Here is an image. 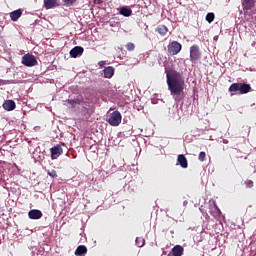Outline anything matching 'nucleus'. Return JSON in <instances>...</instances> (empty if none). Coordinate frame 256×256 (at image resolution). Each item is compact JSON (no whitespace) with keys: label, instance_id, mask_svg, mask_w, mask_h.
Here are the masks:
<instances>
[{"label":"nucleus","instance_id":"nucleus-1","mask_svg":"<svg viewBox=\"0 0 256 256\" xmlns=\"http://www.w3.org/2000/svg\"><path fill=\"white\" fill-rule=\"evenodd\" d=\"M165 73L170 94L177 103L183 101L185 99V78H183V74L175 69H166Z\"/></svg>","mask_w":256,"mask_h":256},{"label":"nucleus","instance_id":"nucleus-2","mask_svg":"<svg viewBox=\"0 0 256 256\" xmlns=\"http://www.w3.org/2000/svg\"><path fill=\"white\" fill-rule=\"evenodd\" d=\"M229 93H237L238 95H247V93H251L253 89L251 88V84L247 83H233L228 88Z\"/></svg>","mask_w":256,"mask_h":256},{"label":"nucleus","instance_id":"nucleus-3","mask_svg":"<svg viewBox=\"0 0 256 256\" xmlns=\"http://www.w3.org/2000/svg\"><path fill=\"white\" fill-rule=\"evenodd\" d=\"M122 119L123 116H121V112H119V110H116L109 115L107 121L109 125H111V127H119V125H121Z\"/></svg>","mask_w":256,"mask_h":256},{"label":"nucleus","instance_id":"nucleus-4","mask_svg":"<svg viewBox=\"0 0 256 256\" xmlns=\"http://www.w3.org/2000/svg\"><path fill=\"white\" fill-rule=\"evenodd\" d=\"M21 63L22 65H25V67H35L38 65L37 58L29 53L22 57Z\"/></svg>","mask_w":256,"mask_h":256},{"label":"nucleus","instance_id":"nucleus-5","mask_svg":"<svg viewBox=\"0 0 256 256\" xmlns=\"http://www.w3.org/2000/svg\"><path fill=\"white\" fill-rule=\"evenodd\" d=\"M201 59V50H199V46L193 45L190 47V61L191 63H197Z\"/></svg>","mask_w":256,"mask_h":256},{"label":"nucleus","instance_id":"nucleus-6","mask_svg":"<svg viewBox=\"0 0 256 256\" xmlns=\"http://www.w3.org/2000/svg\"><path fill=\"white\" fill-rule=\"evenodd\" d=\"M181 49H183V45L177 41H173L168 45V53L169 55H179L181 53Z\"/></svg>","mask_w":256,"mask_h":256},{"label":"nucleus","instance_id":"nucleus-7","mask_svg":"<svg viewBox=\"0 0 256 256\" xmlns=\"http://www.w3.org/2000/svg\"><path fill=\"white\" fill-rule=\"evenodd\" d=\"M50 153H51L52 160H55V159L61 157V155H63V148L61 147V144H57L54 147H52L50 149Z\"/></svg>","mask_w":256,"mask_h":256},{"label":"nucleus","instance_id":"nucleus-8","mask_svg":"<svg viewBox=\"0 0 256 256\" xmlns=\"http://www.w3.org/2000/svg\"><path fill=\"white\" fill-rule=\"evenodd\" d=\"M244 15H247L255 7V0H241Z\"/></svg>","mask_w":256,"mask_h":256},{"label":"nucleus","instance_id":"nucleus-9","mask_svg":"<svg viewBox=\"0 0 256 256\" xmlns=\"http://www.w3.org/2000/svg\"><path fill=\"white\" fill-rule=\"evenodd\" d=\"M83 51H85L83 47L76 46L70 50V57H72L73 59H77V57L83 55Z\"/></svg>","mask_w":256,"mask_h":256},{"label":"nucleus","instance_id":"nucleus-10","mask_svg":"<svg viewBox=\"0 0 256 256\" xmlns=\"http://www.w3.org/2000/svg\"><path fill=\"white\" fill-rule=\"evenodd\" d=\"M28 217L29 219L34 220L41 219V217H43V212H41V210L33 209L28 212Z\"/></svg>","mask_w":256,"mask_h":256},{"label":"nucleus","instance_id":"nucleus-11","mask_svg":"<svg viewBox=\"0 0 256 256\" xmlns=\"http://www.w3.org/2000/svg\"><path fill=\"white\" fill-rule=\"evenodd\" d=\"M15 107H17V105L13 100H5L3 103V109H5V111H14Z\"/></svg>","mask_w":256,"mask_h":256},{"label":"nucleus","instance_id":"nucleus-12","mask_svg":"<svg viewBox=\"0 0 256 256\" xmlns=\"http://www.w3.org/2000/svg\"><path fill=\"white\" fill-rule=\"evenodd\" d=\"M177 161L182 169H187V167H189V163L187 162V157H185V155L179 154Z\"/></svg>","mask_w":256,"mask_h":256},{"label":"nucleus","instance_id":"nucleus-13","mask_svg":"<svg viewBox=\"0 0 256 256\" xmlns=\"http://www.w3.org/2000/svg\"><path fill=\"white\" fill-rule=\"evenodd\" d=\"M103 73H104L105 79H111V77L115 75V68H113V66H108L104 68Z\"/></svg>","mask_w":256,"mask_h":256},{"label":"nucleus","instance_id":"nucleus-14","mask_svg":"<svg viewBox=\"0 0 256 256\" xmlns=\"http://www.w3.org/2000/svg\"><path fill=\"white\" fill-rule=\"evenodd\" d=\"M185 249L181 245H176L172 248V255L173 256H183V252Z\"/></svg>","mask_w":256,"mask_h":256},{"label":"nucleus","instance_id":"nucleus-15","mask_svg":"<svg viewBox=\"0 0 256 256\" xmlns=\"http://www.w3.org/2000/svg\"><path fill=\"white\" fill-rule=\"evenodd\" d=\"M21 15H23V11L21 9L15 10L10 13V18L12 21H17Z\"/></svg>","mask_w":256,"mask_h":256},{"label":"nucleus","instance_id":"nucleus-16","mask_svg":"<svg viewBox=\"0 0 256 256\" xmlns=\"http://www.w3.org/2000/svg\"><path fill=\"white\" fill-rule=\"evenodd\" d=\"M45 9H53L57 7V0H44Z\"/></svg>","mask_w":256,"mask_h":256},{"label":"nucleus","instance_id":"nucleus-17","mask_svg":"<svg viewBox=\"0 0 256 256\" xmlns=\"http://www.w3.org/2000/svg\"><path fill=\"white\" fill-rule=\"evenodd\" d=\"M76 256H81L87 254V246L85 245H80L77 247L74 253Z\"/></svg>","mask_w":256,"mask_h":256},{"label":"nucleus","instance_id":"nucleus-18","mask_svg":"<svg viewBox=\"0 0 256 256\" xmlns=\"http://www.w3.org/2000/svg\"><path fill=\"white\" fill-rule=\"evenodd\" d=\"M120 15H123V17H131L133 15V10L127 7L120 8Z\"/></svg>","mask_w":256,"mask_h":256},{"label":"nucleus","instance_id":"nucleus-19","mask_svg":"<svg viewBox=\"0 0 256 256\" xmlns=\"http://www.w3.org/2000/svg\"><path fill=\"white\" fill-rule=\"evenodd\" d=\"M169 29H167V26L165 25H160L156 28V32L159 33V35L165 36L167 35V32Z\"/></svg>","mask_w":256,"mask_h":256},{"label":"nucleus","instance_id":"nucleus-20","mask_svg":"<svg viewBox=\"0 0 256 256\" xmlns=\"http://www.w3.org/2000/svg\"><path fill=\"white\" fill-rule=\"evenodd\" d=\"M79 0H62L64 7H74L77 5Z\"/></svg>","mask_w":256,"mask_h":256},{"label":"nucleus","instance_id":"nucleus-21","mask_svg":"<svg viewBox=\"0 0 256 256\" xmlns=\"http://www.w3.org/2000/svg\"><path fill=\"white\" fill-rule=\"evenodd\" d=\"M137 247H145V240L143 237H137L135 240Z\"/></svg>","mask_w":256,"mask_h":256},{"label":"nucleus","instance_id":"nucleus-22","mask_svg":"<svg viewBox=\"0 0 256 256\" xmlns=\"http://www.w3.org/2000/svg\"><path fill=\"white\" fill-rule=\"evenodd\" d=\"M206 21L209 23H213L215 21V14L213 12H210L206 15Z\"/></svg>","mask_w":256,"mask_h":256},{"label":"nucleus","instance_id":"nucleus-23","mask_svg":"<svg viewBox=\"0 0 256 256\" xmlns=\"http://www.w3.org/2000/svg\"><path fill=\"white\" fill-rule=\"evenodd\" d=\"M244 185H246L247 189H253V186H254L253 180H246L244 182Z\"/></svg>","mask_w":256,"mask_h":256},{"label":"nucleus","instance_id":"nucleus-24","mask_svg":"<svg viewBox=\"0 0 256 256\" xmlns=\"http://www.w3.org/2000/svg\"><path fill=\"white\" fill-rule=\"evenodd\" d=\"M126 49L127 51H135V44L129 42L128 44H126Z\"/></svg>","mask_w":256,"mask_h":256},{"label":"nucleus","instance_id":"nucleus-25","mask_svg":"<svg viewBox=\"0 0 256 256\" xmlns=\"http://www.w3.org/2000/svg\"><path fill=\"white\" fill-rule=\"evenodd\" d=\"M206 157H207V154L205 152H200L198 159H199V161L203 162V161H205Z\"/></svg>","mask_w":256,"mask_h":256},{"label":"nucleus","instance_id":"nucleus-26","mask_svg":"<svg viewBox=\"0 0 256 256\" xmlns=\"http://www.w3.org/2000/svg\"><path fill=\"white\" fill-rule=\"evenodd\" d=\"M68 103L71 107H75L76 105H79V100H68Z\"/></svg>","mask_w":256,"mask_h":256},{"label":"nucleus","instance_id":"nucleus-27","mask_svg":"<svg viewBox=\"0 0 256 256\" xmlns=\"http://www.w3.org/2000/svg\"><path fill=\"white\" fill-rule=\"evenodd\" d=\"M49 177H51L52 179H55V177H57V171L55 170H51L50 172H48Z\"/></svg>","mask_w":256,"mask_h":256},{"label":"nucleus","instance_id":"nucleus-28","mask_svg":"<svg viewBox=\"0 0 256 256\" xmlns=\"http://www.w3.org/2000/svg\"><path fill=\"white\" fill-rule=\"evenodd\" d=\"M99 65H100L101 67H103V65H105V61H100V62H99Z\"/></svg>","mask_w":256,"mask_h":256},{"label":"nucleus","instance_id":"nucleus-29","mask_svg":"<svg viewBox=\"0 0 256 256\" xmlns=\"http://www.w3.org/2000/svg\"><path fill=\"white\" fill-rule=\"evenodd\" d=\"M223 143H224V145H227V143H229V140L223 139Z\"/></svg>","mask_w":256,"mask_h":256},{"label":"nucleus","instance_id":"nucleus-30","mask_svg":"<svg viewBox=\"0 0 256 256\" xmlns=\"http://www.w3.org/2000/svg\"><path fill=\"white\" fill-rule=\"evenodd\" d=\"M188 203H189V202H188L187 200H185V201L183 202L184 207H185Z\"/></svg>","mask_w":256,"mask_h":256}]
</instances>
